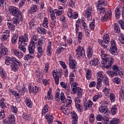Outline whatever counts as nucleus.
<instances>
[{
	"label": "nucleus",
	"instance_id": "obj_40",
	"mask_svg": "<svg viewBox=\"0 0 124 124\" xmlns=\"http://www.w3.org/2000/svg\"><path fill=\"white\" fill-rule=\"evenodd\" d=\"M115 17L116 19H120V16H121V13L120 9L117 8L115 10Z\"/></svg>",
	"mask_w": 124,
	"mask_h": 124
},
{
	"label": "nucleus",
	"instance_id": "obj_25",
	"mask_svg": "<svg viewBox=\"0 0 124 124\" xmlns=\"http://www.w3.org/2000/svg\"><path fill=\"white\" fill-rule=\"evenodd\" d=\"M113 28L114 32H116V33H120L121 32V28L119 27L118 23H114Z\"/></svg>",
	"mask_w": 124,
	"mask_h": 124
},
{
	"label": "nucleus",
	"instance_id": "obj_20",
	"mask_svg": "<svg viewBox=\"0 0 124 124\" xmlns=\"http://www.w3.org/2000/svg\"><path fill=\"white\" fill-rule=\"evenodd\" d=\"M10 31H9V30H7L6 31H5V32L4 33V34H3L1 36V38H2V41H5V40H6V39H7V38H9V37L10 36L9 35V32Z\"/></svg>",
	"mask_w": 124,
	"mask_h": 124
},
{
	"label": "nucleus",
	"instance_id": "obj_41",
	"mask_svg": "<svg viewBox=\"0 0 124 124\" xmlns=\"http://www.w3.org/2000/svg\"><path fill=\"white\" fill-rule=\"evenodd\" d=\"M108 76L109 77H114V76H117L118 75V73H116L114 71H108Z\"/></svg>",
	"mask_w": 124,
	"mask_h": 124
},
{
	"label": "nucleus",
	"instance_id": "obj_8",
	"mask_svg": "<svg viewBox=\"0 0 124 124\" xmlns=\"http://www.w3.org/2000/svg\"><path fill=\"white\" fill-rule=\"evenodd\" d=\"M77 62L74 60H73V57L70 56L69 57V66L70 68L73 69V72H75L76 71V64Z\"/></svg>",
	"mask_w": 124,
	"mask_h": 124
},
{
	"label": "nucleus",
	"instance_id": "obj_6",
	"mask_svg": "<svg viewBox=\"0 0 124 124\" xmlns=\"http://www.w3.org/2000/svg\"><path fill=\"white\" fill-rule=\"evenodd\" d=\"M9 11L10 13L13 15V16H15V17H21V12H19L16 7L14 6H11L9 8Z\"/></svg>",
	"mask_w": 124,
	"mask_h": 124
},
{
	"label": "nucleus",
	"instance_id": "obj_29",
	"mask_svg": "<svg viewBox=\"0 0 124 124\" xmlns=\"http://www.w3.org/2000/svg\"><path fill=\"white\" fill-rule=\"evenodd\" d=\"M4 52H5L4 53ZM6 52H8L7 51V48L5 47L3 45L1 44H0V53L1 54H3L4 53V55H6Z\"/></svg>",
	"mask_w": 124,
	"mask_h": 124
},
{
	"label": "nucleus",
	"instance_id": "obj_51",
	"mask_svg": "<svg viewBox=\"0 0 124 124\" xmlns=\"http://www.w3.org/2000/svg\"><path fill=\"white\" fill-rule=\"evenodd\" d=\"M78 41L79 43H81L82 40V37L83 36V32L82 31H79L78 32Z\"/></svg>",
	"mask_w": 124,
	"mask_h": 124
},
{
	"label": "nucleus",
	"instance_id": "obj_7",
	"mask_svg": "<svg viewBox=\"0 0 124 124\" xmlns=\"http://www.w3.org/2000/svg\"><path fill=\"white\" fill-rule=\"evenodd\" d=\"M28 41H29V35L27 33H26L24 36H20L18 37V44H23L24 43V45H27Z\"/></svg>",
	"mask_w": 124,
	"mask_h": 124
},
{
	"label": "nucleus",
	"instance_id": "obj_58",
	"mask_svg": "<svg viewBox=\"0 0 124 124\" xmlns=\"http://www.w3.org/2000/svg\"><path fill=\"white\" fill-rule=\"evenodd\" d=\"M65 101L66 102V106H66L67 107H70V104L72 103V100L66 99L65 100Z\"/></svg>",
	"mask_w": 124,
	"mask_h": 124
},
{
	"label": "nucleus",
	"instance_id": "obj_44",
	"mask_svg": "<svg viewBox=\"0 0 124 124\" xmlns=\"http://www.w3.org/2000/svg\"><path fill=\"white\" fill-rule=\"evenodd\" d=\"M93 102H92V101L91 100H89L87 103H86L85 106L86 110H87V109H90L92 108V107L93 106Z\"/></svg>",
	"mask_w": 124,
	"mask_h": 124
},
{
	"label": "nucleus",
	"instance_id": "obj_63",
	"mask_svg": "<svg viewBox=\"0 0 124 124\" xmlns=\"http://www.w3.org/2000/svg\"><path fill=\"white\" fill-rule=\"evenodd\" d=\"M110 100L111 102H115V94L113 93H110Z\"/></svg>",
	"mask_w": 124,
	"mask_h": 124
},
{
	"label": "nucleus",
	"instance_id": "obj_57",
	"mask_svg": "<svg viewBox=\"0 0 124 124\" xmlns=\"http://www.w3.org/2000/svg\"><path fill=\"white\" fill-rule=\"evenodd\" d=\"M98 43L101 45V46H103L104 47V49L105 50H107V46H106L104 43H103V41L101 39H98Z\"/></svg>",
	"mask_w": 124,
	"mask_h": 124
},
{
	"label": "nucleus",
	"instance_id": "obj_31",
	"mask_svg": "<svg viewBox=\"0 0 124 124\" xmlns=\"http://www.w3.org/2000/svg\"><path fill=\"white\" fill-rule=\"evenodd\" d=\"M42 25L43 27L46 29L49 27V21L48 20V18L46 17H45L44 18V21Z\"/></svg>",
	"mask_w": 124,
	"mask_h": 124
},
{
	"label": "nucleus",
	"instance_id": "obj_49",
	"mask_svg": "<svg viewBox=\"0 0 124 124\" xmlns=\"http://www.w3.org/2000/svg\"><path fill=\"white\" fill-rule=\"evenodd\" d=\"M7 24L10 30H12V31H15V26L13 25L12 22H7Z\"/></svg>",
	"mask_w": 124,
	"mask_h": 124
},
{
	"label": "nucleus",
	"instance_id": "obj_59",
	"mask_svg": "<svg viewBox=\"0 0 124 124\" xmlns=\"http://www.w3.org/2000/svg\"><path fill=\"white\" fill-rule=\"evenodd\" d=\"M60 85L63 89H64L65 90H66L68 88V86H67V84L65 82L62 81L60 82Z\"/></svg>",
	"mask_w": 124,
	"mask_h": 124
},
{
	"label": "nucleus",
	"instance_id": "obj_24",
	"mask_svg": "<svg viewBox=\"0 0 124 124\" xmlns=\"http://www.w3.org/2000/svg\"><path fill=\"white\" fill-rule=\"evenodd\" d=\"M51 49H52V42L49 41L47 46L46 54L47 56H51L52 54V52H51Z\"/></svg>",
	"mask_w": 124,
	"mask_h": 124
},
{
	"label": "nucleus",
	"instance_id": "obj_16",
	"mask_svg": "<svg viewBox=\"0 0 124 124\" xmlns=\"http://www.w3.org/2000/svg\"><path fill=\"white\" fill-rule=\"evenodd\" d=\"M16 118L15 116L13 114L9 115L8 117V124H15Z\"/></svg>",
	"mask_w": 124,
	"mask_h": 124
},
{
	"label": "nucleus",
	"instance_id": "obj_43",
	"mask_svg": "<svg viewBox=\"0 0 124 124\" xmlns=\"http://www.w3.org/2000/svg\"><path fill=\"white\" fill-rule=\"evenodd\" d=\"M103 78H104V77L102 72H98L97 73V79L98 80H103Z\"/></svg>",
	"mask_w": 124,
	"mask_h": 124
},
{
	"label": "nucleus",
	"instance_id": "obj_4",
	"mask_svg": "<svg viewBox=\"0 0 124 124\" xmlns=\"http://www.w3.org/2000/svg\"><path fill=\"white\" fill-rule=\"evenodd\" d=\"M110 44L111 47L109 49L110 53L114 56H117L119 52L118 51V48L116 45V42L112 39L111 41Z\"/></svg>",
	"mask_w": 124,
	"mask_h": 124
},
{
	"label": "nucleus",
	"instance_id": "obj_60",
	"mask_svg": "<svg viewBox=\"0 0 124 124\" xmlns=\"http://www.w3.org/2000/svg\"><path fill=\"white\" fill-rule=\"evenodd\" d=\"M70 84L72 87V92H73L74 89H76L78 88V87H77V86H78V83L76 82H73L72 83H70Z\"/></svg>",
	"mask_w": 124,
	"mask_h": 124
},
{
	"label": "nucleus",
	"instance_id": "obj_32",
	"mask_svg": "<svg viewBox=\"0 0 124 124\" xmlns=\"http://www.w3.org/2000/svg\"><path fill=\"white\" fill-rule=\"evenodd\" d=\"M25 103L26 104L27 107L29 108H31L32 107V102H31V100L29 98H26Z\"/></svg>",
	"mask_w": 124,
	"mask_h": 124
},
{
	"label": "nucleus",
	"instance_id": "obj_50",
	"mask_svg": "<svg viewBox=\"0 0 124 124\" xmlns=\"http://www.w3.org/2000/svg\"><path fill=\"white\" fill-rule=\"evenodd\" d=\"M101 97H102V95L101 94L95 95L93 97V101H94V102H95L97 101V100H98L99 98H101Z\"/></svg>",
	"mask_w": 124,
	"mask_h": 124
},
{
	"label": "nucleus",
	"instance_id": "obj_53",
	"mask_svg": "<svg viewBox=\"0 0 124 124\" xmlns=\"http://www.w3.org/2000/svg\"><path fill=\"white\" fill-rule=\"evenodd\" d=\"M113 83L119 85V84L121 83V79H120L119 77H116L113 79Z\"/></svg>",
	"mask_w": 124,
	"mask_h": 124
},
{
	"label": "nucleus",
	"instance_id": "obj_9",
	"mask_svg": "<svg viewBox=\"0 0 124 124\" xmlns=\"http://www.w3.org/2000/svg\"><path fill=\"white\" fill-rule=\"evenodd\" d=\"M72 93L74 94L77 93L78 97H82L83 96V90L79 87H78L76 89L74 88Z\"/></svg>",
	"mask_w": 124,
	"mask_h": 124
},
{
	"label": "nucleus",
	"instance_id": "obj_52",
	"mask_svg": "<svg viewBox=\"0 0 124 124\" xmlns=\"http://www.w3.org/2000/svg\"><path fill=\"white\" fill-rule=\"evenodd\" d=\"M110 111L112 115H115L116 112H117V105H115L113 106Z\"/></svg>",
	"mask_w": 124,
	"mask_h": 124
},
{
	"label": "nucleus",
	"instance_id": "obj_30",
	"mask_svg": "<svg viewBox=\"0 0 124 124\" xmlns=\"http://www.w3.org/2000/svg\"><path fill=\"white\" fill-rule=\"evenodd\" d=\"M29 90L30 93H37V92L39 91L38 87L37 86L33 87L32 89H31V86H29Z\"/></svg>",
	"mask_w": 124,
	"mask_h": 124
},
{
	"label": "nucleus",
	"instance_id": "obj_36",
	"mask_svg": "<svg viewBox=\"0 0 124 124\" xmlns=\"http://www.w3.org/2000/svg\"><path fill=\"white\" fill-rule=\"evenodd\" d=\"M112 69L114 72L117 73V72L121 71L122 70V68L117 65L113 66Z\"/></svg>",
	"mask_w": 124,
	"mask_h": 124
},
{
	"label": "nucleus",
	"instance_id": "obj_39",
	"mask_svg": "<svg viewBox=\"0 0 124 124\" xmlns=\"http://www.w3.org/2000/svg\"><path fill=\"white\" fill-rule=\"evenodd\" d=\"M0 75L3 79H5L6 78V73L3 72V69L2 68H0Z\"/></svg>",
	"mask_w": 124,
	"mask_h": 124
},
{
	"label": "nucleus",
	"instance_id": "obj_38",
	"mask_svg": "<svg viewBox=\"0 0 124 124\" xmlns=\"http://www.w3.org/2000/svg\"><path fill=\"white\" fill-rule=\"evenodd\" d=\"M86 78L89 80L92 79V72L90 70H87L86 74Z\"/></svg>",
	"mask_w": 124,
	"mask_h": 124
},
{
	"label": "nucleus",
	"instance_id": "obj_48",
	"mask_svg": "<svg viewBox=\"0 0 124 124\" xmlns=\"http://www.w3.org/2000/svg\"><path fill=\"white\" fill-rule=\"evenodd\" d=\"M80 24L83 27L84 30L85 31H87L88 30V25H87V23L85 22V20L82 19L81 21H80Z\"/></svg>",
	"mask_w": 124,
	"mask_h": 124
},
{
	"label": "nucleus",
	"instance_id": "obj_37",
	"mask_svg": "<svg viewBox=\"0 0 124 124\" xmlns=\"http://www.w3.org/2000/svg\"><path fill=\"white\" fill-rule=\"evenodd\" d=\"M38 31L41 34H46L47 30L45 28L40 27L38 28Z\"/></svg>",
	"mask_w": 124,
	"mask_h": 124
},
{
	"label": "nucleus",
	"instance_id": "obj_27",
	"mask_svg": "<svg viewBox=\"0 0 124 124\" xmlns=\"http://www.w3.org/2000/svg\"><path fill=\"white\" fill-rule=\"evenodd\" d=\"M45 118L47 120L48 124H52V122H53V120H54V117L52 115L46 114Z\"/></svg>",
	"mask_w": 124,
	"mask_h": 124
},
{
	"label": "nucleus",
	"instance_id": "obj_26",
	"mask_svg": "<svg viewBox=\"0 0 124 124\" xmlns=\"http://www.w3.org/2000/svg\"><path fill=\"white\" fill-rule=\"evenodd\" d=\"M105 44H108L110 42V38L108 34H105L103 37V41Z\"/></svg>",
	"mask_w": 124,
	"mask_h": 124
},
{
	"label": "nucleus",
	"instance_id": "obj_35",
	"mask_svg": "<svg viewBox=\"0 0 124 124\" xmlns=\"http://www.w3.org/2000/svg\"><path fill=\"white\" fill-rule=\"evenodd\" d=\"M18 49L20 50V51H22L23 53H25L27 52V48H26V47L24 46L23 45H22V44H18Z\"/></svg>",
	"mask_w": 124,
	"mask_h": 124
},
{
	"label": "nucleus",
	"instance_id": "obj_14",
	"mask_svg": "<svg viewBox=\"0 0 124 124\" xmlns=\"http://www.w3.org/2000/svg\"><path fill=\"white\" fill-rule=\"evenodd\" d=\"M96 8L98 11V13L99 15V16H103V15H104L106 14V12H105V7L98 6H96Z\"/></svg>",
	"mask_w": 124,
	"mask_h": 124
},
{
	"label": "nucleus",
	"instance_id": "obj_61",
	"mask_svg": "<svg viewBox=\"0 0 124 124\" xmlns=\"http://www.w3.org/2000/svg\"><path fill=\"white\" fill-rule=\"evenodd\" d=\"M29 24L31 28L34 27L35 25H36V21H35V19H32L31 20Z\"/></svg>",
	"mask_w": 124,
	"mask_h": 124
},
{
	"label": "nucleus",
	"instance_id": "obj_62",
	"mask_svg": "<svg viewBox=\"0 0 124 124\" xmlns=\"http://www.w3.org/2000/svg\"><path fill=\"white\" fill-rule=\"evenodd\" d=\"M64 50V48L62 47H58L56 50V53L58 55H60L62 52Z\"/></svg>",
	"mask_w": 124,
	"mask_h": 124
},
{
	"label": "nucleus",
	"instance_id": "obj_22",
	"mask_svg": "<svg viewBox=\"0 0 124 124\" xmlns=\"http://www.w3.org/2000/svg\"><path fill=\"white\" fill-rule=\"evenodd\" d=\"M61 109L65 115H69L70 113V109L67 107L64 106V107H61Z\"/></svg>",
	"mask_w": 124,
	"mask_h": 124
},
{
	"label": "nucleus",
	"instance_id": "obj_56",
	"mask_svg": "<svg viewBox=\"0 0 124 124\" xmlns=\"http://www.w3.org/2000/svg\"><path fill=\"white\" fill-rule=\"evenodd\" d=\"M63 11L62 10H59L58 9L54 10V12H55V14L57 15V16H61L62 14V12Z\"/></svg>",
	"mask_w": 124,
	"mask_h": 124
},
{
	"label": "nucleus",
	"instance_id": "obj_45",
	"mask_svg": "<svg viewBox=\"0 0 124 124\" xmlns=\"http://www.w3.org/2000/svg\"><path fill=\"white\" fill-rule=\"evenodd\" d=\"M52 88H50L47 92V97L48 100H51L53 99V96H52Z\"/></svg>",
	"mask_w": 124,
	"mask_h": 124
},
{
	"label": "nucleus",
	"instance_id": "obj_46",
	"mask_svg": "<svg viewBox=\"0 0 124 124\" xmlns=\"http://www.w3.org/2000/svg\"><path fill=\"white\" fill-rule=\"evenodd\" d=\"M0 106L2 109H4L5 107H6V105H5V102H4V98H2L0 101Z\"/></svg>",
	"mask_w": 124,
	"mask_h": 124
},
{
	"label": "nucleus",
	"instance_id": "obj_42",
	"mask_svg": "<svg viewBox=\"0 0 124 124\" xmlns=\"http://www.w3.org/2000/svg\"><path fill=\"white\" fill-rule=\"evenodd\" d=\"M22 117L24 120H26V121H30V120H31L30 115L27 113H23Z\"/></svg>",
	"mask_w": 124,
	"mask_h": 124
},
{
	"label": "nucleus",
	"instance_id": "obj_34",
	"mask_svg": "<svg viewBox=\"0 0 124 124\" xmlns=\"http://www.w3.org/2000/svg\"><path fill=\"white\" fill-rule=\"evenodd\" d=\"M49 111V107L48 105H46L44 106V108H43L42 111V115H45Z\"/></svg>",
	"mask_w": 124,
	"mask_h": 124
},
{
	"label": "nucleus",
	"instance_id": "obj_2",
	"mask_svg": "<svg viewBox=\"0 0 124 124\" xmlns=\"http://www.w3.org/2000/svg\"><path fill=\"white\" fill-rule=\"evenodd\" d=\"M101 56L102 57V60L101 63L102 64H106V67L107 69H110L112 67V64H113V62H114V59L110 58L108 55L104 53V51H101Z\"/></svg>",
	"mask_w": 124,
	"mask_h": 124
},
{
	"label": "nucleus",
	"instance_id": "obj_3",
	"mask_svg": "<svg viewBox=\"0 0 124 124\" xmlns=\"http://www.w3.org/2000/svg\"><path fill=\"white\" fill-rule=\"evenodd\" d=\"M53 77L54 78L56 85H59L60 83V78H62V70L60 69L59 70V72L57 70H54L52 71Z\"/></svg>",
	"mask_w": 124,
	"mask_h": 124
},
{
	"label": "nucleus",
	"instance_id": "obj_13",
	"mask_svg": "<svg viewBox=\"0 0 124 124\" xmlns=\"http://www.w3.org/2000/svg\"><path fill=\"white\" fill-rule=\"evenodd\" d=\"M79 98H82V97H78V96H77L75 98V104H76V107L77 110L79 112H81V111H82L81 105H79V104H78V103H80V99Z\"/></svg>",
	"mask_w": 124,
	"mask_h": 124
},
{
	"label": "nucleus",
	"instance_id": "obj_10",
	"mask_svg": "<svg viewBox=\"0 0 124 124\" xmlns=\"http://www.w3.org/2000/svg\"><path fill=\"white\" fill-rule=\"evenodd\" d=\"M92 13H93V9L91 7H89L86 10L84 16L88 20H91L92 19Z\"/></svg>",
	"mask_w": 124,
	"mask_h": 124
},
{
	"label": "nucleus",
	"instance_id": "obj_23",
	"mask_svg": "<svg viewBox=\"0 0 124 124\" xmlns=\"http://www.w3.org/2000/svg\"><path fill=\"white\" fill-rule=\"evenodd\" d=\"M99 110L101 113H104L105 114H108V112H109L108 108L103 106H101V107L99 108Z\"/></svg>",
	"mask_w": 124,
	"mask_h": 124
},
{
	"label": "nucleus",
	"instance_id": "obj_28",
	"mask_svg": "<svg viewBox=\"0 0 124 124\" xmlns=\"http://www.w3.org/2000/svg\"><path fill=\"white\" fill-rule=\"evenodd\" d=\"M87 57L88 59H91L93 57V48L91 46H89L87 51Z\"/></svg>",
	"mask_w": 124,
	"mask_h": 124
},
{
	"label": "nucleus",
	"instance_id": "obj_11",
	"mask_svg": "<svg viewBox=\"0 0 124 124\" xmlns=\"http://www.w3.org/2000/svg\"><path fill=\"white\" fill-rule=\"evenodd\" d=\"M35 50V42L31 41L30 45L28 46V50L30 54L33 55L34 54V50Z\"/></svg>",
	"mask_w": 124,
	"mask_h": 124
},
{
	"label": "nucleus",
	"instance_id": "obj_17",
	"mask_svg": "<svg viewBox=\"0 0 124 124\" xmlns=\"http://www.w3.org/2000/svg\"><path fill=\"white\" fill-rule=\"evenodd\" d=\"M99 63V60L97 58H93L89 62V64L91 65V66H96V65H98Z\"/></svg>",
	"mask_w": 124,
	"mask_h": 124
},
{
	"label": "nucleus",
	"instance_id": "obj_19",
	"mask_svg": "<svg viewBox=\"0 0 124 124\" xmlns=\"http://www.w3.org/2000/svg\"><path fill=\"white\" fill-rule=\"evenodd\" d=\"M35 74L36 75V77L38 78L37 81L38 82V83H40L41 80H42V78H43L42 74L40 73L39 70H36Z\"/></svg>",
	"mask_w": 124,
	"mask_h": 124
},
{
	"label": "nucleus",
	"instance_id": "obj_47",
	"mask_svg": "<svg viewBox=\"0 0 124 124\" xmlns=\"http://www.w3.org/2000/svg\"><path fill=\"white\" fill-rule=\"evenodd\" d=\"M79 25H80V21L79 20H77L76 22V34H78V32L79 31Z\"/></svg>",
	"mask_w": 124,
	"mask_h": 124
},
{
	"label": "nucleus",
	"instance_id": "obj_55",
	"mask_svg": "<svg viewBox=\"0 0 124 124\" xmlns=\"http://www.w3.org/2000/svg\"><path fill=\"white\" fill-rule=\"evenodd\" d=\"M103 15L104 16L102 17L101 21H102V22H105L108 20V14H107V13H106Z\"/></svg>",
	"mask_w": 124,
	"mask_h": 124
},
{
	"label": "nucleus",
	"instance_id": "obj_33",
	"mask_svg": "<svg viewBox=\"0 0 124 124\" xmlns=\"http://www.w3.org/2000/svg\"><path fill=\"white\" fill-rule=\"evenodd\" d=\"M19 36V35H18V34H14L12 38V44H16V41H17V39H18V37Z\"/></svg>",
	"mask_w": 124,
	"mask_h": 124
},
{
	"label": "nucleus",
	"instance_id": "obj_12",
	"mask_svg": "<svg viewBox=\"0 0 124 124\" xmlns=\"http://www.w3.org/2000/svg\"><path fill=\"white\" fill-rule=\"evenodd\" d=\"M11 52L13 53V54H14V55L16 56V57L19 59H22V58L23 57V52L18 49H12Z\"/></svg>",
	"mask_w": 124,
	"mask_h": 124
},
{
	"label": "nucleus",
	"instance_id": "obj_15",
	"mask_svg": "<svg viewBox=\"0 0 124 124\" xmlns=\"http://www.w3.org/2000/svg\"><path fill=\"white\" fill-rule=\"evenodd\" d=\"M44 48H43V46H38L37 47V57L38 59H40L43 56V54L44 53Z\"/></svg>",
	"mask_w": 124,
	"mask_h": 124
},
{
	"label": "nucleus",
	"instance_id": "obj_64",
	"mask_svg": "<svg viewBox=\"0 0 124 124\" xmlns=\"http://www.w3.org/2000/svg\"><path fill=\"white\" fill-rule=\"evenodd\" d=\"M109 124H119V120L118 119H113L110 121Z\"/></svg>",
	"mask_w": 124,
	"mask_h": 124
},
{
	"label": "nucleus",
	"instance_id": "obj_21",
	"mask_svg": "<svg viewBox=\"0 0 124 124\" xmlns=\"http://www.w3.org/2000/svg\"><path fill=\"white\" fill-rule=\"evenodd\" d=\"M96 6L105 7L107 5V1H105V0H99L96 2Z\"/></svg>",
	"mask_w": 124,
	"mask_h": 124
},
{
	"label": "nucleus",
	"instance_id": "obj_5",
	"mask_svg": "<svg viewBox=\"0 0 124 124\" xmlns=\"http://www.w3.org/2000/svg\"><path fill=\"white\" fill-rule=\"evenodd\" d=\"M76 58L78 60H80L85 55V49L83 47L79 46L77 49H76Z\"/></svg>",
	"mask_w": 124,
	"mask_h": 124
},
{
	"label": "nucleus",
	"instance_id": "obj_1",
	"mask_svg": "<svg viewBox=\"0 0 124 124\" xmlns=\"http://www.w3.org/2000/svg\"><path fill=\"white\" fill-rule=\"evenodd\" d=\"M5 63L6 65H10L12 63L11 65L12 69L15 72L18 71L19 66H22L21 62L15 57H7L5 59Z\"/></svg>",
	"mask_w": 124,
	"mask_h": 124
},
{
	"label": "nucleus",
	"instance_id": "obj_54",
	"mask_svg": "<svg viewBox=\"0 0 124 124\" xmlns=\"http://www.w3.org/2000/svg\"><path fill=\"white\" fill-rule=\"evenodd\" d=\"M102 83V79H97L96 88L98 90H99V89H100V88L101 87Z\"/></svg>",
	"mask_w": 124,
	"mask_h": 124
},
{
	"label": "nucleus",
	"instance_id": "obj_18",
	"mask_svg": "<svg viewBox=\"0 0 124 124\" xmlns=\"http://www.w3.org/2000/svg\"><path fill=\"white\" fill-rule=\"evenodd\" d=\"M46 40V38L45 37L43 36L38 40V46L39 47H42L43 45L45 44V41Z\"/></svg>",
	"mask_w": 124,
	"mask_h": 124
}]
</instances>
